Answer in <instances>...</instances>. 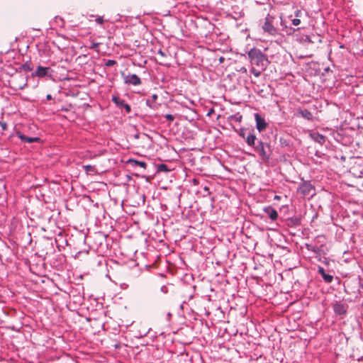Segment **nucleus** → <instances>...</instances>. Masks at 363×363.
Here are the masks:
<instances>
[{"label":"nucleus","mask_w":363,"mask_h":363,"mask_svg":"<svg viewBox=\"0 0 363 363\" xmlns=\"http://www.w3.org/2000/svg\"><path fill=\"white\" fill-rule=\"evenodd\" d=\"M306 247L308 250L309 251H311V252H313L315 253H318V247H315V246H313L312 245H310V244H306Z\"/></svg>","instance_id":"21"},{"label":"nucleus","mask_w":363,"mask_h":363,"mask_svg":"<svg viewBox=\"0 0 363 363\" xmlns=\"http://www.w3.org/2000/svg\"><path fill=\"white\" fill-rule=\"evenodd\" d=\"M157 53L159 55H160L162 57H166V54L165 52H164L161 49H160L158 51H157Z\"/></svg>","instance_id":"30"},{"label":"nucleus","mask_w":363,"mask_h":363,"mask_svg":"<svg viewBox=\"0 0 363 363\" xmlns=\"http://www.w3.org/2000/svg\"><path fill=\"white\" fill-rule=\"evenodd\" d=\"M95 21L99 24H102L104 23V18L102 16L97 17Z\"/></svg>","instance_id":"27"},{"label":"nucleus","mask_w":363,"mask_h":363,"mask_svg":"<svg viewBox=\"0 0 363 363\" xmlns=\"http://www.w3.org/2000/svg\"><path fill=\"white\" fill-rule=\"evenodd\" d=\"M113 101L121 108H124L126 113H129L131 111V108L129 104H125L124 100L121 99L118 96H113Z\"/></svg>","instance_id":"8"},{"label":"nucleus","mask_w":363,"mask_h":363,"mask_svg":"<svg viewBox=\"0 0 363 363\" xmlns=\"http://www.w3.org/2000/svg\"><path fill=\"white\" fill-rule=\"evenodd\" d=\"M313 186L309 181H303L298 189V192L303 196L310 195L312 190H313Z\"/></svg>","instance_id":"4"},{"label":"nucleus","mask_w":363,"mask_h":363,"mask_svg":"<svg viewBox=\"0 0 363 363\" xmlns=\"http://www.w3.org/2000/svg\"><path fill=\"white\" fill-rule=\"evenodd\" d=\"M26 84H27V83H26V82H25L23 85H22V86H19L18 89H23L25 87V86H26Z\"/></svg>","instance_id":"34"},{"label":"nucleus","mask_w":363,"mask_h":363,"mask_svg":"<svg viewBox=\"0 0 363 363\" xmlns=\"http://www.w3.org/2000/svg\"><path fill=\"white\" fill-rule=\"evenodd\" d=\"M135 138H139V134H138H138H135Z\"/></svg>","instance_id":"37"},{"label":"nucleus","mask_w":363,"mask_h":363,"mask_svg":"<svg viewBox=\"0 0 363 363\" xmlns=\"http://www.w3.org/2000/svg\"><path fill=\"white\" fill-rule=\"evenodd\" d=\"M300 13H301V11H300L299 10H298V11H296L295 12V16H296V17H298Z\"/></svg>","instance_id":"33"},{"label":"nucleus","mask_w":363,"mask_h":363,"mask_svg":"<svg viewBox=\"0 0 363 363\" xmlns=\"http://www.w3.org/2000/svg\"><path fill=\"white\" fill-rule=\"evenodd\" d=\"M247 56L252 65L250 72L256 77H259L269 64L267 56L257 48L250 49L247 52Z\"/></svg>","instance_id":"1"},{"label":"nucleus","mask_w":363,"mask_h":363,"mask_svg":"<svg viewBox=\"0 0 363 363\" xmlns=\"http://www.w3.org/2000/svg\"><path fill=\"white\" fill-rule=\"evenodd\" d=\"M21 69L26 72H30L33 70V67L31 65V63L29 62H26V63H24L22 66H21Z\"/></svg>","instance_id":"20"},{"label":"nucleus","mask_w":363,"mask_h":363,"mask_svg":"<svg viewBox=\"0 0 363 363\" xmlns=\"http://www.w3.org/2000/svg\"><path fill=\"white\" fill-rule=\"evenodd\" d=\"M223 61H224V57H220L219 58V62H223Z\"/></svg>","instance_id":"36"},{"label":"nucleus","mask_w":363,"mask_h":363,"mask_svg":"<svg viewBox=\"0 0 363 363\" xmlns=\"http://www.w3.org/2000/svg\"><path fill=\"white\" fill-rule=\"evenodd\" d=\"M318 273L322 276L324 281L329 284L331 283L333 280V277L329 274H327L322 267H318Z\"/></svg>","instance_id":"11"},{"label":"nucleus","mask_w":363,"mask_h":363,"mask_svg":"<svg viewBox=\"0 0 363 363\" xmlns=\"http://www.w3.org/2000/svg\"><path fill=\"white\" fill-rule=\"evenodd\" d=\"M242 71H243L244 72H246V69H245V68H243V69H242Z\"/></svg>","instance_id":"38"},{"label":"nucleus","mask_w":363,"mask_h":363,"mask_svg":"<svg viewBox=\"0 0 363 363\" xmlns=\"http://www.w3.org/2000/svg\"><path fill=\"white\" fill-rule=\"evenodd\" d=\"M242 71H243L244 72H246V69H245V68H243V69H242Z\"/></svg>","instance_id":"39"},{"label":"nucleus","mask_w":363,"mask_h":363,"mask_svg":"<svg viewBox=\"0 0 363 363\" xmlns=\"http://www.w3.org/2000/svg\"><path fill=\"white\" fill-rule=\"evenodd\" d=\"M254 150L262 160L267 161L270 158L272 149L269 143L258 140Z\"/></svg>","instance_id":"2"},{"label":"nucleus","mask_w":363,"mask_h":363,"mask_svg":"<svg viewBox=\"0 0 363 363\" xmlns=\"http://www.w3.org/2000/svg\"><path fill=\"white\" fill-rule=\"evenodd\" d=\"M158 96L156 94L152 95L150 99H147L146 100V104L151 108H156L157 106L155 104V101L157 99Z\"/></svg>","instance_id":"16"},{"label":"nucleus","mask_w":363,"mask_h":363,"mask_svg":"<svg viewBox=\"0 0 363 363\" xmlns=\"http://www.w3.org/2000/svg\"><path fill=\"white\" fill-rule=\"evenodd\" d=\"M255 120L256 122V128L259 132H262L267 128L268 124L259 113H255Z\"/></svg>","instance_id":"5"},{"label":"nucleus","mask_w":363,"mask_h":363,"mask_svg":"<svg viewBox=\"0 0 363 363\" xmlns=\"http://www.w3.org/2000/svg\"><path fill=\"white\" fill-rule=\"evenodd\" d=\"M257 139L256 135L254 133H249L246 138H245V142L247 144V145L255 147L256 145V142L257 143Z\"/></svg>","instance_id":"12"},{"label":"nucleus","mask_w":363,"mask_h":363,"mask_svg":"<svg viewBox=\"0 0 363 363\" xmlns=\"http://www.w3.org/2000/svg\"><path fill=\"white\" fill-rule=\"evenodd\" d=\"M239 135L242 138H243L245 140L246 138V133L245 130L241 129L240 132L239 133Z\"/></svg>","instance_id":"28"},{"label":"nucleus","mask_w":363,"mask_h":363,"mask_svg":"<svg viewBox=\"0 0 363 363\" xmlns=\"http://www.w3.org/2000/svg\"><path fill=\"white\" fill-rule=\"evenodd\" d=\"M83 167L87 174H94L96 172V169L94 166L88 164V165H84Z\"/></svg>","instance_id":"18"},{"label":"nucleus","mask_w":363,"mask_h":363,"mask_svg":"<svg viewBox=\"0 0 363 363\" xmlns=\"http://www.w3.org/2000/svg\"><path fill=\"white\" fill-rule=\"evenodd\" d=\"M99 43H93L90 48L94 49V48H97L99 46Z\"/></svg>","instance_id":"32"},{"label":"nucleus","mask_w":363,"mask_h":363,"mask_svg":"<svg viewBox=\"0 0 363 363\" xmlns=\"http://www.w3.org/2000/svg\"><path fill=\"white\" fill-rule=\"evenodd\" d=\"M301 23V20L298 18H294L292 20V24L295 26H298Z\"/></svg>","instance_id":"25"},{"label":"nucleus","mask_w":363,"mask_h":363,"mask_svg":"<svg viewBox=\"0 0 363 363\" xmlns=\"http://www.w3.org/2000/svg\"><path fill=\"white\" fill-rule=\"evenodd\" d=\"M124 82L125 84L135 86L140 85L141 84L140 78L135 74L127 75L124 79Z\"/></svg>","instance_id":"6"},{"label":"nucleus","mask_w":363,"mask_h":363,"mask_svg":"<svg viewBox=\"0 0 363 363\" xmlns=\"http://www.w3.org/2000/svg\"><path fill=\"white\" fill-rule=\"evenodd\" d=\"M311 135L314 141H315L321 145L323 144L325 141V136H324L322 134L313 133V134H311Z\"/></svg>","instance_id":"17"},{"label":"nucleus","mask_w":363,"mask_h":363,"mask_svg":"<svg viewBox=\"0 0 363 363\" xmlns=\"http://www.w3.org/2000/svg\"><path fill=\"white\" fill-rule=\"evenodd\" d=\"M46 99H47V100H51V99H52V96H51L50 94H48V95L46 96Z\"/></svg>","instance_id":"35"},{"label":"nucleus","mask_w":363,"mask_h":363,"mask_svg":"<svg viewBox=\"0 0 363 363\" xmlns=\"http://www.w3.org/2000/svg\"><path fill=\"white\" fill-rule=\"evenodd\" d=\"M279 143L281 146L286 147L289 145V142L284 138H279Z\"/></svg>","instance_id":"23"},{"label":"nucleus","mask_w":363,"mask_h":363,"mask_svg":"<svg viewBox=\"0 0 363 363\" xmlns=\"http://www.w3.org/2000/svg\"><path fill=\"white\" fill-rule=\"evenodd\" d=\"M117 62L116 60H108L106 62H105V66L106 67H112L115 65H116Z\"/></svg>","instance_id":"24"},{"label":"nucleus","mask_w":363,"mask_h":363,"mask_svg":"<svg viewBox=\"0 0 363 363\" xmlns=\"http://www.w3.org/2000/svg\"><path fill=\"white\" fill-rule=\"evenodd\" d=\"M297 112L301 117L305 119L311 121L313 118L312 113L308 109H298Z\"/></svg>","instance_id":"14"},{"label":"nucleus","mask_w":363,"mask_h":363,"mask_svg":"<svg viewBox=\"0 0 363 363\" xmlns=\"http://www.w3.org/2000/svg\"><path fill=\"white\" fill-rule=\"evenodd\" d=\"M18 137L21 140V141L28 143H32L33 142H38L40 140V138L38 137H28L23 134H19Z\"/></svg>","instance_id":"15"},{"label":"nucleus","mask_w":363,"mask_h":363,"mask_svg":"<svg viewBox=\"0 0 363 363\" xmlns=\"http://www.w3.org/2000/svg\"><path fill=\"white\" fill-rule=\"evenodd\" d=\"M157 170L158 172H168L170 169L168 168L167 165L165 164H159L157 166Z\"/></svg>","instance_id":"19"},{"label":"nucleus","mask_w":363,"mask_h":363,"mask_svg":"<svg viewBox=\"0 0 363 363\" xmlns=\"http://www.w3.org/2000/svg\"><path fill=\"white\" fill-rule=\"evenodd\" d=\"M264 212L272 220H276L278 218V213L272 206H268L264 208Z\"/></svg>","instance_id":"10"},{"label":"nucleus","mask_w":363,"mask_h":363,"mask_svg":"<svg viewBox=\"0 0 363 363\" xmlns=\"http://www.w3.org/2000/svg\"><path fill=\"white\" fill-rule=\"evenodd\" d=\"M230 118L236 122H240L242 120V116L240 115V113H237V114L230 116Z\"/></svg>","instance_id":"22"},{"label":"nucleus","mask_w":363,"mask_h":363,"mask_svg":"<svg viewBox=\"0 0 363 363\" xmlns=\"http://www.w3.org/2000/svg\"><path fill=\"white\" fill-rule=\"evenodd\" d=\"M160 289L162 292L165 294L167 293V289L165 286H162Z\"/></svg>","instance_id":"31"},{"label":"nucleus","mask_w":363,"mask_h":363,"mask_svg":"<svg viewBox=\"0 0 363 363\" xmlns=\"http://www.w3.org/2000/svg\"><path fill=\"white\" fill-rule=\"evenodd\" d=\"M333 310L337 315H345L347 313V306L341 303H336L333 306Z\"/></svg>","instance_id":"9"},{"label":"nucleus","mask_w":363,"mask_h":363,"mask_svg":"<svg viewBox=\"0 0 363 363\" xmlns=\"http://www.w3.org/2000/svg\"><path fill=\"white\" fill-rule=\"evenodd\" d=\"M127 163L130 164L133 167H138H138H142V168H143L145 169L147 167L146 162H145L143 161H138V160H133V159H129L127 161Z\"/></svg>","instance_id":"13"},{"label":"nucleus","mask_w":363,"mask_h":363,"mask_svg":"<svg viewBox=\"0 0 363 363\" xmlns=\"http://www.w3.org/2000/svg\"><path fill=\"white\" fill-rule=\"evenodd\" d=\"M275 17L268 13L264 18L262 28L264 33L275 36L278 34V29L274 26Z\"/></svg>","instance_id":"3"},{"label":"nucleus","mask_w":363,"mask_h":363,"mask_svg":"<svg viewBox=\"0 0 363 363\" xmlns=\"http://www.w3.org/2000/svg\"><path fill=\"white\" fill-rule=\"evenodd\" d=\"M51 72L52 70L50 67L38 66L33 75L42 78L48 75Z\"/></svg>","instance_id":"7"},{"label":"nucleus","mask_w":363,"mask_h":363,"mask_svg":"<svg viewBox=\"0 0 363 363\" xmlns=\"http://www.w3.org/2000/svg\"><path fill=\"white\" fill-rule=\"evenodd\" d=\"M165 118L167 120V121H174V116H172V114H167L165 115Z\"/></svg>","instance_id":"26"},{"label":"nucleus","mask_w":363,"mask_h":363,"mask_svg":"<svg viewBox=\"0 0 363 363\" xmlns=\"http://www.w3.org/2000/svg\"><path fill=\"white\" fill-rule=\"evenodd\" d=\"M0 125L1 126L3 130H6L7 127V124L5 122H1Z\"/></svg>","instance_id":"29"}]
</instances>
